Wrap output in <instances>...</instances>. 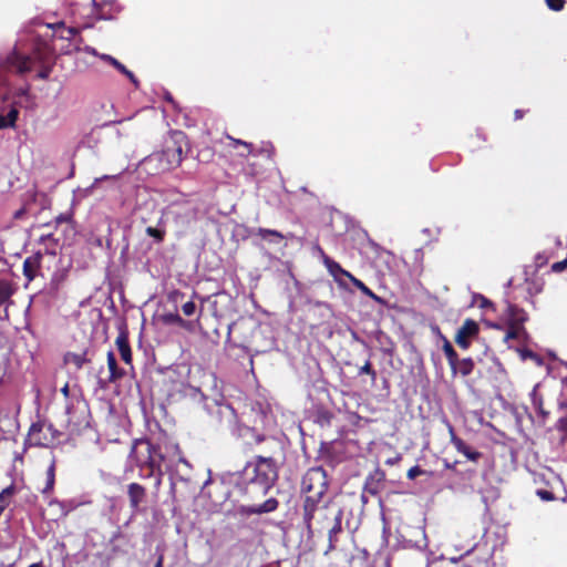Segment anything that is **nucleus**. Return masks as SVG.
Wrapping results in <instances>:
<instances>
[{
    "label": "nucleus",
    "mask_w": 567,
    "mask_h": 567,
    "mask_svg": "<svg viewBox=\"0 0 567 567\" xmlns=\"http://www.w3.org/2000/svg\"><path fill=\"white\" fill-rule=\"evenodd\" d=\"M360 291H362L365 296L370 297L374 301L383 303V300L379 296H377L371 289H369L365 285L363 289H360Z\"/></svg>",
    "instance_id": "29"
},
{
    "label": "nucleus",
    "mask_w": 567,
    "mask_h": 567,
    "mask_svg": "<svg viewBox=\"0 0 567 567\" xmlns=\"http://www.w3.org/2000/svg\"><path fill=\"white\" fill-rule=\"evenodd\" d=\"M12 295V289L6 281H0V306H2Z\"/></svg>",
    "instance_id": "20"
},
{
    "label": "nucleus",
    "mask_w": 567,
    "mask_h": 567,
    "mask_svg": "<svg viewBox=\"0 0 567 567\" xmlns=\"http://www.w3.org/2000/svg\"><path fill=\"white\" fill-rule=\"evenodd\" d=\"M255 476L254 484H258L260 489L266 493L276 478V471L272 462L269 458H258L254 464Z\"/></svg>",
    "instance_id": "2"
},
{
    "label": "nucleus",
    "mask_w": 567,
    "mask_h": 567,
    "mask_svg": "<svg viewBox=\"0 0 567 567\" xmlns=\"http://www.w3.org/2000/svg\"><path fill=\"white\" fill-rule=\"evenodd\" d=\"M162 322L166 324H181L184 326V320L177 313H165L161 317Z\"/></svg>",
    "instance_id": "21"
},
{
    "label": "nucleus",
    "mask_w": 567,
    "mask_h": 567,
    "mask_svg": "<svg viewBox=\"0 0 567 567\" xmlns=\"http://www.w3.org/2000/svg\"><path fill=\"white\" fill-rule=\"evenodd\" d=\"M12 494L11 488H6L0 493V514L3 512V509L8 505L7 498Z\"/></svg>",
    "instance_id": "25"
},
{
    "label": "nucleus",
    "mask_w": 567,
    "mask_h": 567,
    "mask_svg": "<svg viewBox=\"0 0 567 567\" xmlns=\"http://www.w3.org/2000/svg\"><path fill=\"white\" fill-rule=\"evenodd\" d=\"M262 240L280 244L284 239L282 235L276 230L258 228L256 233Z\"/></svg>",
    "instance_id": "10"
},
{
    "label": "nucleus",
    "mask_w": 567,
    "mask_h": 567,
    "mask_svg": "<svg viewBox=\"0 0 567 567\" xmlns=\"http://www.w3.org/2000/svg\"><path fill=\"white\" fill-rule=\"evenodd\" d=\"M182 310L185 316H187V317L193 316L196 310V305L193 301H188L183 305Z\"/></svg>",
    "instance_id": "26"
},
{
    "label": "nucleus",
    "mask_w": 567,
    "mask_h": 567,
    "mask_svg": "<svg viewBox=\"0 0 567 567\" xmlns=\"http://www.w3.org/2000/svg\"><path fill=\"white\" fill-rule=\"evenodd\" d=\"M423 471L419 466H413L408 471V477L410 480H414L419 475H421Z\"/></svg>",
    "instance_id": "30"
},
{
    "label": "nucleus",
    "mask_w": 567,
    "mask_h": 567,
    "mask_svg": "<svg viewBox=\"0 0 567 567\" xmlns=\"http://www.w3.org/2000/svg\"><path fill=\"white\" fill-rule=\"evenodd\" d=\"M537 495L543 499V501H551L554 497H553V494L548 491H545V489H538L537 491Z\"/></svg>",
    "instance_id": "32"
},
{
    "label": "nucleus",
    "mask_w": 567,
    "mask_h": 567,
    "mask_svg": "<svg viewBox=\"0 0 567 567\" xmlns=\"http://www.w3.org/2000/svg\"><path fill=\"white\" fill-rule=\"evenodd\" d=\"M150 465L153 470L158 467L153 458L150 460Z\"/></svg>",
    "instance_id": "38"
},
{
    "label": "nucleus",
    "mask_w": 567,
    "mask_h": 567,
    "mask_svg": "<svg viewBox=\"0 0 567 567\" xmlns=\"http://www.w3.org/2000/svg\"><path fill=\"white\" fill-rule=\"evenodd\" d=\"M62 392L63 394L66 396L69 394V388L68 385H65L63 389H62Z\"/></svg>",
    "instance_id": "40"
},
{
    "label": "nucleus",
    "mask_w": 567,
    "mask_h": 567,
    "mask_svg": "<svg viewBox=\"0 0 567 567\" xmlns=\"http://www.w3.org/2000/svg\"><path fill=\"white\" fill-rule=\"evenodd\" d=\"M348 279L360 290V289H363L364 288V284L357 279L355 277H353L351 274L350 276H348Z\"/></svg>",
    "instance_id": "33"
},
{
    "label": "nucleus",
    "mask_w": 567,
    "mask_h": 567,
    "mask_svg": "<svg viewBox=\"0 0 567 567\" xmlns=\"http://www.w3.org/2000/svg\"><path fill=\"white\" fill-rule=\"evenodd\" d=\"M55 465L54 462L50 464L47 471V486L43 489L44 493L51 492L54 486V480H55Z\"/></svg>",
    "instance_id": "18"
},
{
    "label": "nucleus",
    "mask_w": 567,
    "mask_h": 567,
    "mask_svg": "<svg viewBox=\"0 0 567 567\" xmlns=\"http://www.w3.org/2000/svg\"><path fill=\"white\" fill-rule=\"evenodd\" d=\"M111 65H113L116 70H118L121 73L125 74L133 83H136L135 76L131 71H128L121 62H118L115 58L111 62Z\"/></svg>",
    "instance_id": "22"
},
{
    "label": "nucleus",
    "mask_w": 567,
    "mask_h": 567,
    "mask_svg": "<svg viewBox=\"0 0 567 567\" xmlns=\"http://www.w3.org/2000/svg\"><path fill=\"white\" fill-rule=\"evenodd\" d=\"M65 362L80 369L85 362V358L82 354L69 353L65 355Z\"/></svg>",
    "instance_id": "19"
},
{
    "label": "nucleus",
    "mask_w": 567,
    "mask_h": 567,
    "mask_svg": "<svg viewBox=\"0 0 567 567\" xmlns=\"http://www.w3.org/2000/svg\"><path fill=\"white\" fill-rule=\"evenodd\" d=\"M38 268H39V258L38 257H29L24 260L23 271H24L25 277H28L29 280H32L34 278Z\"/></svg>",
    "instance_id": "11"
},
{
    "label": "nucleus",
    "mask_w": 567,
    "mask_h": 567,
    "mask_svg": "<svg viewBox=\"0 0 567 567\" xmlns=\"http://www.w3.org/2000/svg\"><path fill=\"white\" fill-rule=\"evenodd\" d=\"M474 368V363L471 359H463V360H457L456 359V363H455V369H452L454 372H460L462 375H468L472 370Z\"/></svg>",
    "instance_id": "14"
},
{
    "label": "nucleus",
    "mask_w": 567,
    "mask_h": 567,
    "mask_svg": "<svg viewBox=\"0 0 567 567\" xmlns=\"http://www.w3.org/2000/svg\"><path fill=\"white\" fill-rule=\"evenodd\" d=\"M116 346H117V349L120 351V354H121V358L123 359V361H125L126 363H131L132 354H131V349L126 341V338L118 337L116 339Z\"/></svg>",
    "instance_id": "12"
},
{
    "label": "nucleus",
    "mask_w": 567,
    "mask_h": 567,
    "mask_svg": "<svg viewBox=\"0 0 567 567\" xmlns=\"http://www.w3.org/2000/svg\"><path fill=\"white\" fill-rule=\"evenodd\" d=\"M478 333V324L471 319L465 320L462 327L457 330L455 342L463 349L470 347V340Z\"/></svg>",
    "instance_id": "4"
},
{
    "label": "nucleus",
    "mask_w": 567,
    "mask_h": 567,
    "mask_svg": "<svg viewBox=\"0 0 567 567\" xmlns=\"http://www.w3.org/2000/svg\"><path fill=\"white\" fill-rule=\"evenodd\" d=\"M525 320L524 313L514 308L508 307L506 313V321L508 324V331L505 336V340L522 339L524 334L523 322Z\"/></svg>",
    "instance_id": "3"
},
{
    "label": "nucleus",
    "mask_w": 567,
    "mask_h": 567,
    "mask_svg": "<svg viewBox=\"0 0 567 567\" xmlns=\"http://www.w3.org/2000/svg\"><path fill=\"white\" fill-rule=\"evenodd\" d=\"M227 137L230 140V142H231V144H233L231 146H233L234 148H235V147H237L238 145H241V146H244V147L247 150V153H246V154H249V153L251 152V145H250L249 143L244 142V141H241V140L233 138V137H230V136H227Z\"/></svg>",
    "instance_id": "27"
},
{
    "label": "nucleus",
    "mask_w": 567,
    "mask_h": 567,
    "mask_svg": "<svg viewBox=\"0 0 567 567\" xmlns=\"http://www.w3.org/2000/svg\"><path fill=\"white\" fill-rule=\"evenodd\" d=\"M278 506V502L275 498H269L260 505H248L240 506L239 512L245 515L270 513Z\"/></svg>",
    "instance_id": "5"
},
{
    "label": "nucleus",
    "mask_w": 567,
    "mask_h": 567,
    "mask_svg": "<svg viewBox=\"0 0 567 567\" xmlns=\"http://www.w3.org/2000/svg\"><path fill=\"white\" fill-rule=\"evenodd\" d=\"M18 117L17 109L10 110V112L3 116L0 115V128L13 126Z\"/></svg>",
    "instance_id": "17"
},
{
    "label": "nucleus",
    "mask_w": 567,
    "mask_h": 567,
    "mask_svg": "<svg viewBox=\"0 0 567 567\" xmlns=\"http://www.w3.org/2000/svg\"><path fill=\"white\" fill-rule=\"evenodd\" d=\"M515 116H516V118H520L522 117V112L519 110H517L515 112Z\"/></svg>",
    "instance_id": "42"
},
{
    "label": "nucleus",
    "mask_w": 567,
    "mask_h": 567,
    "mask_svg": "<svg viewBox=\"0 0 567 567\" xmlns=\"http://www.w3.org/2000/svg\"><path fill=\"white\" fill-rule=\"evenodd\" d=\"M454 447L462 454H464L468 460L476 461L480 457V453L472 451L464 441L456 437L455 435H452L451 439Z\"/></svg>",
    "instance_id": "9"
},
{
    "label": "nucleus",
    "mask_w": 567,
    "mask_h": 567,
    "mask_svg": "<svg viewBox=\"0 0 567 567\" xmlns=\"http://www.w3.org/2000/svg\"><path fill=\"white\" fill-rule=\"evenodd\" d=\"M328 488L327 474L321 467L310 468L302 480V491L307 494V501L318 503Z\"/></svg>",
    "instance_id": "1"
},
{
    "label": "nucleus",
    "mask_w": 567,
    "mask_h": 567,
    "mask_svg": "<svg viewBox=\"0 0 567 567\" xmlns=\"http://www.w3.org/2000/svg\"><path fill=\"white\" fill-rule=\"evenodd\" d=\"M111 178H115V176H109V175H104L103 177L101 178H96L94 184L99 183L100 181H104V179H111Z\"/></svg>",
    "instance_id": "36"
},
{
    "label": "nucleus",
    "mask_w": 567,
    "mask_h": 567,
    "mask_svg": "<svg viewBox=\"0 0 567 567\" xmlns=\"http://www.w3.org/2000/svg\"><path fill=\"white\" fill-rule=\"evenodd\" d=\"M29 567H43L41 563L31 564Z\"/></svg>",
    "instance_id": "41"
},
{
    "label": "nucleus",
    "mask_w": 567,
    "mask_h": 567,
    "mask_svg": "<svg viewBox=\"0 0 567 567\" xmlns=\"http://www.w3.org/2000/svg\"><path fill=\"white\" fill-rule=\"evenodd\" d=\"M399 461H400V456H396V457H395V458H393V460H388V461H386V463L392 465V464L398 463Z\"/></svg>",
    "instance_id": "37"
},
{
    "label": "nucleus",
    "mask_w": 567,
    "mask_h": 567,
    "mask_svg": "<svg viewBox=\"0 0 567 567\" xmlns=\"http://www.w3.org/2000/svg\"><path fill=\"white\" fill-rule=\"evenodd\" d=\"M443 351L444 353L446 354L447 357V360H449V363L451 365L452 369H455V363H456V359H457V354L456 352L454 351L452 344L450 343V341L443 337Z\"/></svg>",
    "instance_id": "16"
},
{
    "label": "nucleus",
    "mask_w": 567,
    "mask_h": 567,
    "mask_svg": "<svg viewBox=\"0 0 567 567\" xmlns=\"http://www.w3.org/2000/svg\"><path fill=\"white\" fill-rule=\"evenodd\" d=\"M8 62L10 66H12L19 73L28 72L31 69L30 59L18 53H14L12 56H10Z\"/></svg>",
    "instance_id": "7"
},
{
    "label": "nucleus",
    "mask_w": 567,
    "mask_h": 567,
    "mask_svg": "<svg viewBox=\"0 0 567 567\" xmlns=\"http://www.w3.org/2000/svg\"><path fill=\"white\" fill-rule=\"evenodd\" d=\"M144 495H145V489L140 484L132 483L128 485V496H130L131 506L133 508H137L140 503L143 501Z\"/></svg>",
    "instance_id": "8"
},
{
    "label": "nucleus",
    "mask_w": 567,
    "mask_h": 567,
    "mask_svg": "<svg viewBox=\"0 0 567 567\" xmlns=\"http://www.w3.org/2000/svg\"><path fill=\"white\" fill-rule=\"evenodd\" d=\"M361 373H371V365L369 363L361 368Z\"/></svg>",
    "instance_id": "35"
},
{
    "label": "nucleus",
    "mask_w": 567,
    "mask_h": 567,
    "mask_svg": "<svg viewBox=\"0 0 567 567\" xmlns=\"http://www.w3.org/2000/svg\"><path fill=\"white\" fill-rule=\"evenodd\" d=\"M547 6L555 11H559L564 8L565 0H546Z\"/></svg>",
    "instance_id": "28"
},
{
    "label": "nucleus",
    "mask_w": 567,
    "mask_h": 567,
    "mask_svg": "<svg viewBox=\"0 0 567 567\" xmlns=\"http://www.w3.org/2000/svg\"><path fill=\"white\" fill-rule=\"evenodd\" d=\"M81 49L78 47V45H74L72 49H68L65 52L66 53H71L72 51H80ZM84 52L89 53V54H92V55H95V56H99L101 60L107 62L111 64V62L113 61V56L109 55V54H99L97 51L92 48V47H84L82 49Z\"/></svg>",
    "instance_id": "15"
},
{
    "label": "nucleus",
    "mask_w": 567,
    "mask_h": 567,
    "mask_svg": "<svg viewBox=\"0 0 567 567\" xmlns=\"http://www.w3.org/2000/svg\"><path fill=\"white\" fill-rule=\"evenodd\" d=\"M146 234L153 238H155L157 241H162L164 239V230L154 228V227H147Z\"/></svg>",
    "instance_id": "24"
},
{
    "label": "nucleus",
    "mask_w": 567,
    "mask_h": 567,
    "mask_svg": "<svg viewBox=\"0 0 567 567\" xmlns=\"http://www.w3.org/2000/svg\"><path fill=\"white\" fill-rule=\"evenodd\" d=\"M42 425L33 424L29 431L28 440L32 445H45L47 442L41 437Z\"/></svg>",
    "instance_id": "13"
},
{
    "label": "nucleus",
    "mask_w": 567,
    "mask_h": 567,
    "mask_svg": "<svg viewBox=\"0 0 567 567\" xmlns=\"http://www.w3.org/2000/svg\"><path fill=\"white\" fill-rule=\"evenodd\" d=\"M323 262L329 271V274L340 284L343 285L341 277L350 276V272L344 270L338 262L330 259L329 257H323Z\"/></svg>",
    "instance_id": "6"
},
{
    "label": "nucleus",
    "mask_w": 567,
    "mask_h": 567,
    "mask_svg": "<svg viewBox=\"0 0 567 567\" xmlns=\"http://www.w3.org/2000/svg\"><path fill=\"white\" fill-rule=\"evenodd\" d=\"M73 34H74V30H73V29H68V30H63V31H62L61 37H62V38H69V37H71V35H73Z\"/></svg>",
    "instance_id": "34"
},
{
    "label": "nucleus",
    "mask_w": 567,
    "mask_h": 567,
    "mask_svg": "<svg viewBox=\"0 0 567 567\" xmlns=\"http://www.w3.org/2000/svg\"><path fill=\"white\" fill-rule=\"evenodd\" d=\"M162 565H163V558L159 557L157 563H156V565H155V567H162Z\"/></svg>",
    "instance_id": "39"
},
{
    "label": "nucleus",
    "mask_w": 567,
    "mask_h": 567,
    "mask_svg": "<svg viewBox=\"0 0 567 567\" xmlns=\"http://www.w3.org/2000/svg\"><path fill=\"white\" fill-rule=\"evenodd\" d=\"M107 365H109V370L111 372V378L115 379V378H118L121 375L120 373H117V370H116V359H115V355L112 352L107 353Z\"/></svg>",
    "instance_id": "23"
},
{
    "label": "nucleus",
    "mask_w": 567,
    "mask_h": 567,
    "mask_svg": "<svg viewBox=\"0 0 567 567\" xmlns=\"http://www.w3.org/2000/svg\"><path fill=\"white\" fill-rule=\"evenodd\" d=\"M567 267V258L563 261H558V262H555L553 266H551V269L555 271V272H560L563 271L565 268Z\"/></svg>",
    "instance_id": "31"
}]
</instances>
